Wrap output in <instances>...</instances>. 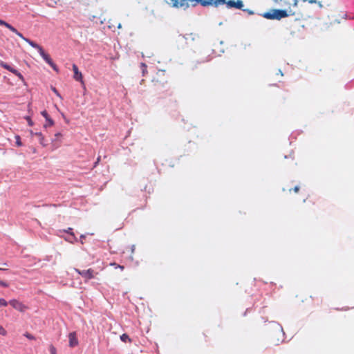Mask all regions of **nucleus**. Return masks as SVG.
<instances>
[{
	"instance_id": "9d476101",
	"label": "nucleus",
	"mask_w": 354,
	"mask_h": 354,
	"mask_svg": "<svg viewBox=\"0 0 354 354\" xmlns=\"http://www.w3.org/2000/svg\"><path fill=\"white\" fill-rule=\"evenodd\" d=\"M80 274H81L82 277L86 278V279H91L93 277L92 271L90 270H84V271H80L78 270H75Z\"/></svg>"
},
{
	"instance_id": "39448f33",
	"label": "nucleus",
	"mask_w": 354,
	"mask_h": 354,
	"mask_svg": "<svg viewBox=\"0 0 354 354\" xmlns=\"http://www.w3.org/2000/svg\"><path fill=\"white\" fill-rule=\"evenodd\" d=\"M9 304L16 309L17 310H19L20 312H24L26 309V306L23 304L21 302L17 299H12L9 301Z\"/></svg>"
},
{
	"instance_id": "423d86ee",
	"label": "nucleus",
	"mask_w": 354,
	"mask_h": 354,
	"mask_svg": "<svg viewBox=\"0 0 354 354\" xmlns=\"http://www.w3.org/2000/svg\"><path fill=\"white\" fill-rule=\"evenodd\" d=\"M0 65L3 67L4 68L10 71V72H12V73H14L15 75H16L21 81H24V77L22 76V75L19 73L17 70L14 69L13 68L10 67V66H8V64L3 63V62H0Z\"/></svg>"
},
{
	"instance_id": "412c9836",
	"label": "nucleus",
	"mask_w": 354,
	"mask_h": 354,
	"mask_svg": "<svg viewBox=\"0 0 354 354\" xmlns=\"http://www.w3.org/2000/svg\"><path fill=\"white\" fill-rule=\"evenodd\" d=\"M0 334L3 335H5L6 334V331L2 327H0Z\"/></svg>"
},
{
	"instance_id": "0eeeda50",
	"label": "nucleus",
	"mask_w": 354,
	"mask_h": 354,
	"mask_svg": "<svg viewBox=\"0 0 354 354\" xmlns=\"http://www.w3.org/2000/svg\"><path fill=\"white\" fill-rule=\"evenodd\" d=\"M68 342L71 347H75L78 344V339L75 333H71L68 335Z\"/></svg>"
},
{
	"instance_id": "b1692460",
	"label": "nucleus",
	"mask_w": 354,
	"mask_h": 354,
	"mask_svg": "<svg viewBox=\"0 0 354 354\" xmlns=\"http://www.w3.org/2000/svg\"><path fill=\"white\" fill-rule=\"evenodd\" d=\"M249 13H250V15H252V14H253V12H252V11H249Z\"/></svg>"
},
{
	"instance_id": "aec40b11",
	"label": "nucleus",
	"mask_w": 354,
	"mask_h": 354,
	"mask_svg": "<svg viewBox=\"0 0 354 354\" xmlns=\"http://www.w3.org/2000/svg\"><path fill=\"white\" fill-rule=\"evenodd\" d=\"M16 143L18 146H21V140H20V138L19 136H16Z\"/></svg>"
},
{
	"instance_id": "f257e3e1",
	"label": "nucleus",
	"mask_w": 354,
	"mask_h": 354,
	"mask_svg": "<svg viewBox=\"0 0 354 354\" xmlns=\"http://www.w3.org/2000/svg\"><path fill=\"white\" fill-rule=\"evenodd\" d=\"M188 1H195L196 3H201L204 6L210 5H214L217 6L221 3H227L228 8L235 7L237 8H241L243 6V2L240 0L236 1L230 0L227 2H226V0H167V2L172 7L183 8L188 6Z\"/></svg>"
},
{
	"instance_id": "dca6fc26",
	"label": "nucleus",
	"mask_w": 354,
	"mask_h": 354,
	"mask_svg": "<svg viewBox=\"0 0 354 354\" xmlns=\"http://www.w3.org/2000/svg\"><path fill=\"white\" fill-rule=\"evenodd\" d=\"M35 135L39 138L41 143H43L44 140L43 135L41 133H36Z\"/></svg>"
},
{
	"instance_id": "4468645a",
	"label": "nucleus",
	"mask_w": 354,
	"mask_h": 354,
	"mask_svg": "<svg viewBox=\"0 0 354 354\" xmlns=\"http://www.w3.org/2000/svg\"><path fill=\"white\" fill-rule=\"evenodd\" d=\"M52 91H53L54 94H55L59 99H61V100L62 99V95H60V93L57 91V90L55 87L52 88Z\"/></svg>"
},
{
	"instance_id": "6ab92c4d",
	"label": "nucleus",
	"mask_w": 354,
	"mask_h": 354,
	"mask_svg": "<svg viewBox=\"0 0 354 354\" xmlns=\"http://www.w3.org/2000/svg\"><path fill=\"white\" fill-rule=\"evenodd\" d=\"M50 354H57V351L55 347L51 346L50 348Z\"/></svg>"
},
{
	"instance_id": "a211bd4d",
	"label": "nucleus",
	"mask_w": 354,
	"mask_h": 354,
	"mask_svg": "<svg viewBox=\"0 0 354 354\" xmlns=\"http://www.w3.org/2000/svg\"><path fill=\"white\" fill-rule=\"evenodd\" d=\"M41 113L45 118L46 120L50 118V116L46 111H43Z\"/></svg>"
},
{
	"instance_id": "ddd939ff",
	"label": "nucleus",
	"mask_w": 354,
	"mask_h": 354,
	"mask_svg": "<svg viewBox=\"0 0 354 354\" xmlns=\"http://www.w3.org/2000/svg\"><path fill=\"white\" fill-rule=\"evenodd\" d=\"M120 339L122 342L130 341L129 336L126 334H123L120 336Z\"/></svg>"
},
{
	"instance_id": "2eb2a0df",
	"label": "nucleus",
	"mask_w": 354,
	"mask_h": 354,
	"mask_svg": "<svg viewBox=\"0 0 354 354\" xmlns=\"http://www.w3.org/2000/svg\"><path fill=\"white\" fill-rule=\"evenodd\" d=\"M25 119L26 120L28 125L32 126L34 124V122H32V120H31V118L29 116L25 117Z\"/></svg>"
},
{
	"instance_id": "1a4fd4ad",
	"label": "nucleus",
	"mask_w": 354,
	"mask_h": 354,
	"mask_svg": "<svg viewBox=\"0 0 354 354\" xmlns=\"http://www.w3.org/2000/svg\"><path fill=\"white\" fill-rule=\"evenodd\" d=\"M0 26H4L9 30H10L12 32H15L17 35L19 37H22V35L13 26L10 25L9 24L6 23V21L0 19Z\"/></svg>"
},
{
	"instance_id": "f03ea898",
	"label": "nucleus",
	"mask_w": 354,
	"mask_h": 354,
	"mask_svg": "<svg viewBox=\"0 0 354 354\" xmlns=\"http://www.w3.org/2000/svg\"><path fill=\"white\" fill-rule=\"evenodd\" d=\"M287 8L284 10L272 9L268 12L262 14V16L267 19H277L280 20L282 18H285L288 16L294 15L295 11L294 8L295 7L291 6H286Z\"/></svg>"
},
{
	"instance_id": "f8f14e48",
	"label": "nucleus",
	"mask_w": 354,
	"mask_h": 354,
	"mask_svg": "<svg viewBox=\"0 0 354 354\" xmlns=\"http://www.w3.org/2000/svg\"><path fill=\"white\" fill-rule=\"evenodd\" d=\"M9 302L5 299L0 297V308H5L8 305Z\"/></svg>"
},
{
	"instance_id": "6e6552de",
	"label": "nucleus",
	"mask_w": 354,
	"mask_h": 354,
	"mask_svg": "<svg viewBox=\"0 0 354 354\" xmlns=\"http://www.w3.org/2000/svg\"><path fill=\"white\" fill-rule=\"evenodd\" d=\"M73 71L74 72V75H73L74 79L77 81H80L82 83H83L82 74L81 72L79 71L77 67L75 65L73 66Z\"/></svg>"
},
{
	"instance_id": "4be33fe9",
	"label": "nucleus",
	"mask_w": 354,
	"mask_h": 354,
	"mask_svg": "<svg viewBox=\"0 0 354 354\" xmlns=\"http://www.w3.org/2000/svg\"><path fill=\"white\" fill-rule=\"evenodd\" d=\"M0 285L2 286H5V287H6L8 286L6 283L3 282V281H0Z\"/></svg>"
},
{
	"instance_id": "20e7f679",
	"label": "nucleus",
	"mask_w": 354,
	"mask_h": 354,
	"mask_svg": "<svg viewBox=\"0 0 354 354\" xmlns=\"http://www.w3.org/2000/svg\"><path fill=\"white\" fill-rule=\"evenodd\" d=\"M22 39H24L25 41L28 43L31 46L37 48L38 50L39 53L42 57V58L54 70H57V66L54 64L52 59H50V56L46 54L44 50L42 49L41 46L37 45V44L34 43L33 41L29 40L27 38H25L23 35L22 37H20Z\"/></svg>"
},
{
	"instance_id": "5701e85b",
	"label": "nucleus",
	"mask_w": 354,
	"mask_h": 354,
	"mask_svg": "<svg viewBox=\"0 0 354 354\" xmlns=\"http://www.w3.org/2000/svg\"><path fill=\"white\" fill-rule=\"evenodd\" d=\"M294 190H295V192H297L299 191V187H295Z\"/></svg>"
},
{
	"instance_id": "9b49d317",
	"label": "nucleus",
	"mask_w": 354,
	"mask_h": 354,
	"mask_svg": "<svg viewBox=\"0 0 354 354\" xmlns=\"http://www.w3.org/2000/svg\"><path fill=\"white\" fill-rule=\"evenodd\" d=\"M46 124H44V128H47V127H52L53 125H54V121L50 118H47L46 120Z\"/></svg>"
},
{
	"instance_id": "7ed1b4c3",
	"label": "nucleus",
	"mask_w": 354,
	"mask_h": 354,
	"mask_svg": "<svg viewBox=\"0 0 354 354\" xmlns=\"http://www.w3.org/2000/svg\"><path fill=\"white\" fill-rule=\"evenodd\" d=\"M22 39H24L25 41L28 43L31 46L37 48L38 50L39 53L42 57V58L54 70H57V66L54 64L52 59H50V56L46 54L44 50L42 49L41 46L37 45V44L34 43L33 41L29 40L27 38H25L23 35L22 37H20Z\"/></svg>"
},
{
	"instance_id": "f3484780",
	"label": "nucleus",
	"mask_w": 354,
	"mask_h": 354,
	"mask_svg": "<svg viewBox=\"0 0 354 354\" xmlns=\"http://www.w3.org/2000/svg\"><path fill=\"white\" fill-rule=\"evenodd\" d=\"M62 137V133L59 132H57L55 134V140H58Z\"/></svg>"
}]
</instances>
